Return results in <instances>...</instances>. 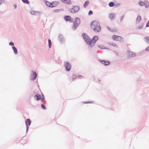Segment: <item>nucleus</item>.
<instances>
[{
	"label": "nucleus",
	"instance_id": "nucleus-11",
	"mask_svg": "<svg viewBox=\"0 0 149 149\" xmlns=\"http://www.w3.org/2000/svg\"><path fill=\"white\" fill-rule=\"evenodd\" d=\"M30 13L32 15H37L42 13L40 11H36L33 10H31L30 11Z\"/></svg>",
	"mask_w": 149,
	"mask_h": 149
},
{
	"label": "nucleus",
	"instance_id": "nucleus-13",
	"mask_svg": "<svg viewBox=\"0 0 149 149\" xmlns=\"http://www.w3.org/2000/svg\"><path fill=\"white\" fill-rule=\"evenodd\" d=\"M99 61L102 63L105 66L109 65L110 64V62L109 61H106L100 59L99 60Z\"/></svg>",
	"mask_w": 149,
	"mask_h": 149
},
{
	"label": "nucleus",
	"instance_id": "nucleus-41",
	"mask_svg": "<svg viewBox=\"0 0 149 149\" xmlns=\"http://www.w3.org/2000/svg\"><path fill=\"white\" fill-rule=\"evenodd\" d=\"M4 1V0H0V6L1 4L3 3V1Z\"/></svg>",
	"mask_w": 149,
	"mask_h": 149
},
{
	"label": "nucleus",
	"instance_id": "nucleus-28",
	"mask_svg": "<svg viewBox=\"0 0 149 149\" xmlns=\"http://www.w3.org/2000/svg\"><path fill=\"white\" fill-rule=\"evenodd\" d=\"M77 76L74 74H73L72 76V78L73 80H74L77 79Z\"/></svg>",
	"mask_w": 149,
	"mask_h": 149
},
{
	"label": "nucleus",
	"instance_id": "nucleus-26",
	"mask_svg": "<svg viewBox=\"0 0 149 149\" xmlns=\"http://www.w3.org/2000/svg\"><path fill=\"white\" fill-rule=\"evenodd\" d=\"M49 47V48H51L52 46V42L51 40L49 39L48 40Z\"/></svg>",
	"mask_w": 149,
	"mask_h": 149
},
{
	"label": "nucleus",
	"instance_id": "nucleus-17",
	"mask_svg": "<svg viewBox=\"0 0 149 149\" xmlns=\"http://www.w3.org/2000/svg\"><path fill=\"white\" fill-rule=\"evenodd\" d=\"M35 99L37 100H39L41 99V95L38 94H36L34 97Z\"/></svg>",
	"mask_w": 149,
	"mask_h": 149
},
{
	"label": "nucleus",
	"instance_id": "nucleus-10",
	"mask_svg": "<svg viewBox=\"0 0 149 149\" xmlns=\"http://www.w3.org/2000/svg\"><path fill=\"white\" fill-rule=\"evenodd\" d=\"M64 19L66 22L69 21L70 22H73V19L70 16H65Z\"/></svg>",
	"mask_w": 149,
	"mask_h": 149
},
{
	"label": "nucleus",
	"instance_id": "nucleus-3",
	"mask_svg": "<svg viewBox=\"0 0 149 149\" xmlns=\"http://www.w3.org/2000/svg\"><path fill=\"white\" fill-rule=\"evenodd\" d=\"M98 39V38L97 36H95L92 39H90V43L89 44V47H92Z\"/></svg>",
	"mask_w": 149,
	"mask_h": 149
},
{
	"label": "nucleus",
	"instance_id": "nucleus-24",
	"mask_svg": "<svg viewBox=\"0 0 149 149\" xmlns=\"http://www.w3.org/2000/svg\"><path fill=\"white\" fill-rule=\"evenodd\" d=\"M89 1H86L85 3H84V8H86L87 6L89 4Z\"/></svg>",
	"mask_w": 149,
	"mask_h": 149
},
{
	"label": "nucleus",
	"instance_id": "nucleus-1",
	"mask_svg": "<svg viewBox=\"0 0 149 149\" xmlns=\"http://www.w3.org/2000/svg\"><path fill=\"white\" fill-rule=\"evenodd\" d=\"M91 26L95 32H98L101 30L100 24L97 21H93L91 24Z\"/></svg>",
	"mask_w": 149,
	"mask_h": 149
},
{
	"label": "nucleus",
	"instance_id": "nucleus-15",
	"mask_svg": "<svg viewBox=\"0 0 149 149\" xmlns=\"http://www.w3.org/2000/svg\"><path fill=\"white\" fill-rule=\"evenodd\" d=\"M44 2L46 4V5L47 6L51 7V8H52L53 7V5H52V3H50L49 1H47L46 0H44Z\"/></svg>",
	"mask_w": 149,
	"mask_h": 149
},
{
	"label": "nucleus",
	"instance_id": "nucleus-37",
	"mask_svg": "<svg viewBox=\"0 0 149 149\" xmlns=\"http://www.w3.org/2000/svg\"><path fill=\"white\" fill-rule=\"evenodd\" d=\"M146 27H149V20H148V22L146 24Z\"/></svg>",
	"mask_w": 149,
	"mask_h": 149
},
{
	"label": "nucleus",
	"instance_id": "nucleus-19",
	"mask_svg": "<svg viewBox=\"0 0 149 149\" xmlns=\"http://www.w3.org/2000/svg\"><path fill=\"white\" fill-rule=\"evenodd\" d=\"M61 1L63 2L68 4H70L71 3V2L70 0H61Z\"/></svg>",
	"mask_w": 149,
	"mask_h": 149
},
{
	"label": "nucleus",
	"instance_id": "nucleus-35",
	"mask_svg": "<svg viewBox=\"0 0 149 149\" xmlns=\"http://www.w3.org/2000/svg\"><path fill=\"white\" fill-rule=\"evenodd\" d=\"M9 45L11 46H14V44L13 42H10L9 43Z\"/></svg>",
	"mask_w": 149,
	"mask_h": 149
},
{
	"label": "nucleus",
	"instance_id": "nucleus-36",
	"mask_svg": "<svg viewBox=\"0 0 149 149\" xmlns=\"http://www.w3.org/2000/svg\"><path fill=\"white\" fill-rule=\"evenodd\" d=\"M93 13V12L91 10H90L89 12H88V15H91Z\"/></svg>",
	"mask_w": 149,
	"mask_h": 149
},
{
	"label": "nucleus",
	"instance_id": "nucleus-4",
	"mask_svg": "<svg viewBox=\"0 0 149 149\" xmlns=\"http://www.w3.org/2000/svg\"><path fill=\"white\" fill-rule=\"evenodd\" d=\"M82 36L85 42L89 45L90 43V38L88 36L86 33H83L82 34Z\"/></svg>",
	"mask_w": 149,
	"mask_h": 149
},
{
	"label": "nucleus",
	"instance_id": "nucleus-44",
	"mask_svg": "<svg viewBox=\"0 0 149 149\" xmlns=\"http://www.w3.org/2000/svg\"><path fill=\"white\" fill-rule=\"evenodd\" d=\"M146 50L147 51H149V46L146 49Z\"/></svg>",
	"mask_w": 149,
	"mask_h": 149
},
{
	"label": "nucleus",
	"instance_id": "nucleus-23",
	"mask_svg": "<svg viewBox=\"0 0 149 149\" xmlns=\"http://www.w3.org/2000/svg\"><path fill=\"white\" fill-rule=\"evenodd\" d=\"M58 3L57 1H54L52 2V4L53 5V7L56 6L58 5Z\"/></svg>",
	"mask_w": 149,
	"mask_h": 149
},
{
	"label": "nucleus",
	"instance_id": "nucleus-14",
	"mask_svg": "<svg viewBox=\"0 0 149 149\" xmlns=\"http://www.w3.org/2000/svg\"><path fill=\"white\" fill-rule=\"evenodd\" d=\"M109 18L111 20L114 19L116 18L115 14L113 13H111L109 15Z\"/></svg>",
	"mask_w": 149,
	"mask_h": 149
},
{
	"label": "nucleus",
	"instance_id": "nucleus-33",
	"mask_svg": "<svg viewBox=\"0 0 149 149\" xmlns=\"http://www.w3.org/2000/svg\"><path fill=\"white\" fill-rule=\"evenodd\" d=\"M61 10V9H55V10H53V12H56V13H58V12L60 10Z\"/></svg>",
	"mask_w": 149,
	"mask_h": 149
},
{
	"label": "nucleus",
	"instance_id": "nucleus-16",
	"mask_svg": "<svg viewBox=\"0 0 149 149\" xmlns=\"http://www.w3.org/2000/svg\"><path fill=\"white\" fill-rule=\"evenodd\" d=\"M59 40L61 43H63L65 40V39L61 35H59Z\"/></svg>",
	"mask_w": 149,
	"mask_h": 149
},
{
	"label": "nucleus",
	"instance_id": "nucleus-30",
	"mask_svg": "<svg viewBox=\"0 0 149 149\" xmlns=\"http://www.w3.org/2000/svg\"><path fill=\"white\" fill-rule=\"evenodd\" d=\"M22 1L23 2L26 4H29V2L28 0H22Z\"/></svg>",
	"mask_w": 149,
	"mask_h": 149
},
{
	"label": "nucleus",
	"instance_id": "nucleus-21",
	"mask_svg": "<svg viewBox=\"0 0 149 149\" xmlns=\"http://www.w3.org/2000/svg\"><path fill=\"white\" fill-rule=\"evenodd\" d=\"M145 41L148 44H149V37H146L144 38Z\"/></svg>",
	"mask_w": 149,
	"mask_h": 149
},
{
	"label": "nucleus",
	"instance_id": "nucleus-25",
	"mask_svg": "<svg viewBox=\"0 0 149 149\" xmlns=\"http://www.w3.org/2000/svg\"><path fill=\"white\" fill-rule=\"evenodd\" d=\"M141 17L140 15H138L136 19V22H138V23L141 20Z\"/></svg>",
	"mask_w": 149,
	"mask_h": 149
},
{
	"label": "nucleus",
	"instance_id": "nucleus-22",
	"mask_svg": "<svg viewBox=\"0 0 149 149\" xmlns=\"http://www.w3.org/2000/svg\"><path fill=\"white\" fill-rule=\"evenodd\" d=\"M108 44L110 45L116 47L118 48V46L114 43H113L112 42H110L108 43Z\"/></svg>",
	"mask_w": 149,
	"mask_h": 149
},
{
	"label": "nucleus",
	"instance_id": "nucleus-46",
	"mask_svg": "<svg viewBox=\"0 0 149 149\" xmlns=\"http://www.w3.org/2000/svg\"><path fill=\"white\" fill-rule=\"evenodd\" d=\"M44 99V97H43V98H42V99H41V100L42 101V100H43Z\"/></svg>",
	"mask_w": 149,
	"mask_h": 149
},
{
	"label": "nucleus",
	"instance_id": "nucleus-5",
	"mask_svg": "<svg viewBox=\"0 0 149 149\" xmlns=\"http://www.w3.org/2000/svg\"><path fill=\"white\" fill-rule=\"evenodd\" d=\"M80 9V7L78 6H73L72 8L69 9V11L72 13L77 12Z\"/></svg>",
	"mask_w": 149,
	"mask_h": 149
},
{
	"label": "nucleus",
	"instance_id": "nucleus-2",
	"mask_svg": "<svg viewBox=\"0 0 149 149\" xmlns=\"http://www.w3.org/2000/svg\"><path fill=\"white\" fill-rule=\"evenodd\" d=\"M80 23V20L78 17H76L74 21L73 26L72 27L73 30H75Z\"/></svg>",
	"mask_w": 149,
	"mask_h": 149
},
{
	"label": "nucleus",
	"instance_id": "nucleus-7",
	"mask_svg": "<svg viewBox=\"0 0 149 149\" xmlns=\"http://www.w3.org/2000/svg\"><path fill=\"white\" fill-rule=\"evenodd\" d=\"M37 76V74L36 72L34 71H32L30 77V79L31 81H33L36 79Z\"/></svg>",
	"mask_w": 149,
	"mask_h": 149
},
{
	"label": "nucleus",
	"instance_id": "nucleus-9",
	"mask_svg": "<svg viewBox=\"0 0 149 149\" xmlns=\"http://www.w3.org/2000/svg\"><path fill=\"white\" fill-rule=\"evenodd\" d=\"M25 122L26 126V132H27L28 130L29 126L30 125L31 123V121L30 119H27L25 120Z\"/></svg>",
	"mask_w": 149,
	"mask_h": 149
},
{
	"label": "nucleus",
	"instance_id": "nucleus-31",
	"mask_svg": "<svg viewBox=\"0 0 149 149\" xmlns=\"http://www.w3.org/2000/svg\"><path fill=\"white\" fill-rule=\"evenodd\" d=\"M124 17V15L123 14V15H122L120 17V22H121L123 20V19Z\"/></svg>",
	"mask_w": 149,
	"mask_h": 149
},
{
	"label": "nucleus",
	"instance_id": "nucleus-29",
	"mask_svg": "<svg viewBox=\"0 0 149 149\" xmlns=\"http://www.w3.org/2000/svg\"><path fill=\"white\" fill-rule=\"evenodd\" d=\"M139 4L141 6H144V2H143L142 1H140L139 2Z\"/></svg>",
	"mask_w": 149,
	"mask_h": 149
},
{
	"label": "nucleus",
	"instance_id": "nucleus-20",
	"mask_svg": "<svg viewBox=\"0 0 149 149\" xmlns=\"http://www.w3.org/2000/svg\"><path fill=\"white\" fill-rule=\"evenodd\" d=\"M12 48L15 54H18V51L15 47L13 46L12 47Z\"/></svg>",
	"mask_w": 149,
	"mask_h": 149
},
{
	"label": "nucleus",
	"instance_id": "nucleus-18",
	"mask_svg": "<svg viewBox=\"0 0 149 149\" xmlns=\"http://www.w3.org/2000/svg\"><path fill=\"white\" fill-rule=\"evenodd\" d=\"M144 6L146 8H149V2L147 0L144 1Z\"/></svg>",
	"mask_w": 149,
	"mask_h": 149
},
{
	"label": "nucleus",
	"instance_id": "nucleus-8",
	"mask_svg": "<svg viewBox=\"0 0 149 149\" xmlns=\"http://www.w3.org/2000/svg\"><path fill=\"white\" fill-rule=\"evenodd\" d=\"M127 56L128 58H131L135 56L136 54L135 53L131 52L129 50H128L127 52Z\"/></svg>",
	"mask_w": 149,
	"mask_h": 149
},
{
	"label": "nucleus",
	"instance_id": "nucleus-12",
	"mask_svg": "<svg viewBox=\"0 0 149 149\" xmlns=\"http://www.w3.org/2000/svg\"><path fill=\"white\" fill-rule=\"evenodd\" d=\"M112 38L114 40L119 41H121L122 39H123V38L121 37L115 35L113 36Z\"/></svg>",
	"mask_w": 149,
	"mask_h": 149
},
{
	"label": "nucleus",
	"instance_id": "nucleus-39",
	"mask_svg": "<svg viewBox=\"0 0 149 149\" xmlns=\"http://www.w3.org/2000/svg\"><path fill=\"white\" fill-rule=\"evenodd\" d=\"M77 77L78 78H83V77L82 75H78L77 76Z\"/></svg>",
	"mask_w": 149,
	"mask_h": 149
},
{
	"label": "nucleus",
	"instance_id": "nucleus-45",
	"mask_svg": "<svg viewBox=\"0 0 149 149\" xmlns=\"http://www.w3.org/2000/svg\"><path fill=\"white\" fill-rule=\"evenodd\" d=\"M143 27V26H140V27H139V28L141 29H142Z\"/></svg>",
	"mask_w": 149,
	"mask_h": 149
},
{
	"label": "nucleus",
	"instance_id": "nucleus-38",
	"mask_svg": "<svg viewBox=\"0 0 149 149\" xmlns=\"http://www.w3.org/2000/svg\"><path fill=\"white\" fill-rule=\"evenodd\" d=\"M114 52L116 56H118L119 55V53L118 52L115 51H114Z\"/></svg>",
	"mask_w": 149,
	"mask_h": 149
},
{
	"label": "nucleus",
	"instance_id": "nucleus-27",
	"mask_svg": "<svg viewBox=\"0 0 149 149\" xmlns=\"http://www.w3.org/2000/svg\"><path fill=\"white\" fill-rule=\"evenodd\" d=\"M114 3L112 2H110L109 4V6L110 7H113L114 6Z\"/></svg>",
	"mask_w": 149,
	"mask_h": 149
},
{
	"label": "nucleus",
	"instance_id": "nucleus-32",
	"mask_svg": "<svg viewBox=\"0 0 149 149\" xmlns=\"http://www.w3.org/2000/svg\"><path fill=\"white\" fill-rule=\"evenodd\" d=\"M41 107L44 109L45 110L46 109V107L43 104H41Z\"/></svg>",
	"mask_w": 149,
	"mask_h": 149
},
{
	"label": "nucleus",
	"instance_id": "nucleus-40",
	"mask_svg": "<svg viewBox=\"0 0 149 149\" xmlns=\"http://www.w3.org/2000/svg\"><path fill=\"white\" fill-rule=\"evenodd\" d=\"M99 47L102 49H103V48L102 47H102V46L101 45H99L98 46ZM104 49H107L108 48H104Z\"/></svg>",
	"mask_w": 149,
	"mask_h": 149
},
{
	"label": "nucleus",
	"instance_id": "nucleus-42",
	"mask_svg": "<svg viewBox=\"0 0 149 149\" xmlns=\"http://www.w3.org/2000/svg\"><path fill=\"white\" fill-rule=\"evenodd\" d=\"M14 7L15 9H16L17 8V6L16 4H14Z\"/></svg>",
	"mask_w": 149,
	"mask_h": 149
},
{
	"label": "nucleus",
	"instance_id": "nucleus-6",
	"mask_svg": "<svg viewBox=\"0 0 149 149\" xmlns=\"http://www.w3.org/2000/svg\"><path fill=\"white\" fill-rule=\"evenodd\" d=\"M64 67L67 71H69L71 68V65L70 63L68 61H66L64 62Z\"/></svg>",
	"mask_w": 149,
	"mask_h": 149
},
{
	"label": "nucleus",
	"instance_id": "nucleus-34",
	"mask_svg": "<svg viewBox=\"0 0 149 149\" xmlns=\"http://www.w3.org/2000/svg\"><path fill=\"white\" fill-rule=\"evenodd\" d=\"M107 29L111 31H113V29H111L109 26H108L107 27Z\"/></svg>",
	"mask_w": 149,
	"mask_h": 149
},
{
	"label": "nucleus",
	"instance_id": "nucleus-43",
	"mask_svg": "<svg viewBox=\"0 0 149 149\" xmlns=\"http://www.w3.org/2000/svg\"><path fill=\"white\" fill-rule=\"evenodd\" d=\"M93 102H83V103L84 104H88V103H92Z\"/></svg>",
	"mask_w": 149,
	"mask_h": 149
}]
</instances>
